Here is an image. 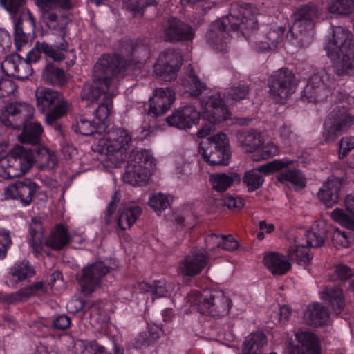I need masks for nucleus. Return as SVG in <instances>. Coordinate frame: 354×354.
<instances>
[{
  "label": "nucleus",
  "instance_id": "nucleus-1",
  "mask_svg": "<svg viewBox=\"0 0 354 354\" xmlns=\"http://www.w3.org/2000/svg\"><path fill=\"white\" fill-rule=\"evenodd\" d=\"M121 55H103L94 65L93 83L85 85L81 93L82 106L91 108L106 105L111 113L112 99L115 95L114 77L127 64L142 63L148 56V47L141 42H122Z\"/></svg>",
  "mask_w": 354,
  "mask_h": 354
},
{
  "label": "nucleus",
  "instance_id": "nucleus-2",
  "mask_svg": "<svg viewBox=\"0 0 354 354\" xmlns=\"http://www.w3.org/2000/svg\"><path fill=\"white\" fill-rule=\"evenodd\" d=\"M34 108L24 102H16L7 104L0 109V122L5 127L20 129V142L32 147L40 145L43 128L38 122H30L34 115Z\"/></svg>",
  "mask_w": 354,
  "mask_h": 354
},
{
  "label": "nucleus",
  "instance_id": "nucleus-3",
  "mask_svg": "<svg viewBox=\"0 0 354 354\" xmlns=\"http://www.w3.org/2000/svg\"><path fill=\"white\" fill-rule=\"evenodd\" d=\"M319 15L317 5L308 3L298 8L293 15L292 25L286 38L293 44L304 47L313 41L315 21Z\"/></svg>",
  "mask_w": 354,
  "mask_h": 354
},
{
  "label": "nucleus",
  "instance_id": "nucleus-4",
  "mask_svg": "<svg viewBox=\"0 0 354 354\" xmlns=\"http://www.w3.org/2000/svg\"><path fill=\"white\" fill-rule=\"evenodd\" d=\"M187 301L201 314L217 317L227 315L232 307L231 299L218 290H192Z\"/></svg>",
  "mask_w": 354,
  "mask_h": 354
},
{
  "label": "nucleus",
  "instance_id": "nucleus-5",
  "mask_svg": "<svg viewBox=\"0 0 354 354\" xmlns=\"http://www.w3.org/2000/svg\"><path fill=\"white\" fill-rule=\"evenodd\" d=\"M131 136L122 129H114L108 131L106 136L100 139L94 151L106 156V161L117 167L126 158L124 151L129 147Z\"/></svg>",
  "mask_w": 354,
  "mask_h": 354
},
{
  "label": "nucleus",
  "instance_id": "nucleus-6",
  "mask_svg": "<svg viewBox=\"0 0 354 354\" xmlns=\"http://www.w3.org/2000/svg\"><path fill=\"white\" fill-rule=\"evenodd\" d=\"M155 169L154 158L145 149H134L131 152L123 180L131 185L145 184Z\"/></svg>",
  "mask_w": 354,
  "mask_h": 354
},
{
  "label": "nucleus",
  "instance_id": "nucleus-7",
  "mask_svg": "<svg viewBox=\"0 0 354 354\" xmlns=\"http://www.w3.org/2000/svg\"><path fill=\"white\" fill-rule=\"evenodd\" d=\"M38 110L46 114V121L52 124L66 114L70 108L68 101L61 97V94L50 88L41 87L35 93Z\"/></svg>",
  "mask_w": 354,
  "mask_h": 354
},
{
  "label": "nucleus",
  "instance_id": "nucleus-8",
  "mask_svg": "<svg viewBox=\"0 0 354 354\" xmlns=\"http://www.w3.org/2000/svg\"><path fill=\"white\" fill-rule=\"evenodd\" d=\"M335 84L331 74L322 68L310 77L302 92L301 100L315 104L323 102L332 94Z\"/></svg>",
  "mask_w": 354,
  "mask_h": 354
},
{
  "label": "nucleus",
  "instance_id": "nucleus-9",
  "mask_svg": "<svg viewBox=\"0 0 354 354\" xmlns=\"http://www.w3.org/2000/svg\"><path fill=\"white\" fill-rule=\"evenodd\" d=\"M109 115L106 105L94 107L93 110L86 111L83 115L77 118L71 129L75 132L86 136L101 134L106 129Z\"/></svg>",
  "mask_w": 354,
  "mask_h": 354
},
{
  "label": "nucleus",
  "instance_id": "nucleus-10",
  "mask_svg": "<svg viewBox=\"0 0 354 354\" xmlns=\"http://www.w3.org/2000/svg\"><path fill=\"white\" fill-rule=\"evenodd\" d=\"M299 80L287 68H281L268 77L269 93L277 103L284 104L295 92Z\"/></svg>",
  "mask_w": 354,
  "mask_h": 354
},
{
  "label": "nucleus",
  "instance_id": "nucleus-11",
  "mask_svg": "<svg viewBox=\"0 0 354 354\" xmlns=\"http://www.w3.org/2000/svg\"><path fill=\"white\" fill-rule=\"evenodd\" d=\"M198 152L212 165H227L231 156L227 136L219 133L201 141Z\"/></svg>",
  "mask_w": 354,
  "mask_h": 354
},
{
  "label": "nucleus",
  "instance_id": "nucleus-12",
  "mask_svg": "<svg viewBox=\"0 0 354 354\" xmlns=\"http://www.w3.org/2000/svg\"><path fill=\"white\" fill-rule=\"evenodd\" d=\"M255 13L256 9L250 4L232 3L230 10V28L240 31L245 38H249L258 30Z\"/></svg>",
  "mask_w": 354,
  "mask_h": 354
},
{
  "label": "nucleus",
  "instance_id": "nucleus-13",
  "mask_svg": "<svg viewBox=\"0 0 354 354\" xmlns=\"http://www.w3.org/2000/svg\"><path fill=\"white\" fill-rule=\"evenodd\" d=\"M112 268L102 261H97L82 268L77 274L76 279L81 292L87 296L93 293L101 285L103 278Z\"/></svg>",
  "mask_w": 354,
  "mask_h": 354
},
{
  "label": "nucleus",
  "instance_id": "nucleus-14",
  "mask_svg": "<svg viewBox=\"0 0 354 354\" xmlns=\"http://www.w3.org/2000/svg\"><path fill=\"white\" fill-rule=\"evenodd\" d=\"M30 160L26 158L24 146L15 147L0 160V178L10 179L21 176L30 169Z\"/></svg>",
  "mask_w": 354,
  "mask_h": 354
},
{
  "label": "nucleus",
  "instance_id": "nucleus-15",
  "mask_svg": "<svg viewBox=\"0 0 354 354\" xmlns=\"http://www.w3.org/2000/svg\"><path fill=\"white\" fill-rule=\"evenodd\" d=\"M353 124L354 117L348 113L346 108L335 107L325 121L324 140L326 143L334 142L339 134L348 131Z\"/></svg>",
  "mask_w": 354,
  "mask_h": 354
},
{
  "label": "nucleus",
  "instance_id": "nucleus-16",
  "mask_svg": "<svg viewBox=\"0 0 354 354\" xmlns=\"http://www.w3.org/2000/svg\"><path fill=\"white\" fill-rule=\"evenodd\" d=\"M40 189L37 183L29 178L16 180L4 189L5 197L18 201L22 207L30 206Z\"/></svg>",
  "mask_w": 354,
  "mask_h": 354
},
{
  "label": "nucleus",
  "instance_id": "nucleus-17",
  "mask_svg": "<svg viewBox=\"0 0 354 354\" xmlns=\"http://www.w3.org/2000/svg\"><path fill=\"white\" fill-rule=\"evenodd\" d=\"M14 23V41L18 50L32 41L35 34V19L28 9L22 10L19 17H12Z\"/></svg>",
  "mask_w": 354,
  "mask_h": 354
},
{
  "label": "nucleus",
  "instance_id": "nucleus-18",
  "mask_svg": "<svg viewBox=\"0 0 354 354\" xmlns=\"http://www.w3.org/2000/svg\"><path fill=\"white\" fill-rule=\"evenodd\" d=\"M290 354H319V346L316 336L309 332L299 330L295 332L286 342Z\"/></svg>",
  "mask_w": 354,
  "mask_h": 354
},
{
  "label": "nucleus",
  "instance_id": "nucleus-19",
  "mask_svg": "<svg viewBox=\"0 0 354 354\" xmlns=\"http://www.w3.org/2000/svg\"><path fill=\"white\" fill-rule=\"evenodd\" d=\"M182 61L181 56L175 50L162 52L154 65V73L160 80L171 82L176 78Z\"/></svg>",
  "mask_w": 354,
  "mask_h": 354
},
{
  "label": "nucleus",
  "instance_id": "nucleus-20",
  "mask_svg": "<svg viewBox=\"0 0 354 354\" xmlns=\"http://www.w3.org/2000/svg\"><path fill=\"white\" fill-rule=\"evenodd\" d=\"M161 38L165 41L192 40L194 37L192 27L183 21L170 17L165 20L160 28Z\"/></svg>",
  "mask_w": 354,
  "mask_h": 354
},
{
  "label": "nucleus",
  "instance_id": "nucleus-21",
  "mask_svg": "<svg viewBox=\"0 0 354 354\" xmlns=\"http://www.w3.org/2000/svg\"><path fill=\"white\" fill-rule=\"evenodd\" d=\"M201 104L203 118L212 124H219L230 118L231 112L218 94L204 97Z\"/></svg>",
  "mask_w": 354,
  "mask_h": 354
},
{
  "label": "nucleus",
  "instance_id": "nucleus-22",
  "mask_svg": "<svg viewBox=\"0 0 354 354\" xmlns=\"http://www.w3.org/2000/svg\"><path fill=\"white\" fill-rule=\"evenodd\" d=\"M230 18L229 13L228 15L214 21L207 34L210 45L219 51L225 50L230 41V31L233 30L230 28V24H232Z\"/></svg>",
  "mask_w": 354,
  "mask_h": 354
},
{
  "label": "nucleus",
  "instance_id": "nucleus-23",
  "mask_svg": "<svg viewBox=\"0 0 354 354\" xmlns=\"http://www.w3.org/2000/svg\"><path fill=\"white\" fill-rule=\"evenodd\" d=\"M24 147L27 160L30 159V167L35 164L39 169L45 170L54 169L57 165V159L55 153L45 146L40 144Z\"/></svg>",
  "mask_w": 354,
  "mask_h": 354
},
{
  "label": "nucleus",
  "instance_id": "nucleus-24",
  "mask_svg": "<svg viewBox=\"0 0 354 354\" xmlns=\"http://www.w3.org/2000/svg\"><path fill=\"white\" fill-rule=\"evenodd\" d=\"M62 40L59 44L56 45L37 41L35 47L27 54L25 59L31 65L40 59V54L42 53L54 61L61 62L65 58L64 52H66L68 48L67 42L63 39Z\"/></svg>",
  "mask_w": 354,
  "mask_h": 354
},
{
  "label": "nucleus",
  "instance_id": "nucleus-25",
  "mask_svg": "<svg viewBox=\"0 0 354 354\" xmlns=\"http://www.w3.org/2000/svg\"><path fill=\"white\" fill-rule=\"evenodd\" d=\"M175 100V93L169 88H157L149 100V108L146 109L147 115L158 118L164 115L171 107Z\"/></svg>",
  "mask_w": 354,
  "mask_h": 354
},
{
  "label": "nucleus",
  "instance_id": "nucleus-26",
  "mask_svg": "<svg viewBox=\"0 0 354 354\" xmlns=\"http://www.w3.org/2000/svg\"><path fill=\"white\" fill-rule=\"evenodd\" d=\"M282 167V163L277 160H274L261 165L256 169H251L245 173L243 183L246 186L249 192H253L260 188L264 183L263 175L278 170Z\"/></svg>",
  "mask_w": 354,
  "mask_h": 354
},
{
  "label": "nucleus",
  "instance_id": "nucleus-27",
  "mask_svg": "<svg viewBox=\"0 0 354 354\" xmlns=\"http://www.w3.org/2000/svg\"><path fill=\"white\" fill-rule=\"evenodd\" d=\"M1 68L8 75L15 76L19 80L27 79L32 74V66L17 53L8 55L0 64Z\"/></svg>",
  "mask_w": 354,
  "mask_h": 354
},
{
  "label": "nucleus",
  "instance_id": "nucleus-28",
  "mask_svg": "<svg viewBox=\"0 0 354 354\" xmlns=\"http://www.w3.org/2000/svg\"><path fill=\"white\" fill-rule=\"evenodd\" d=\"M209 259L207 253L201 249H193L180 264L182 274L194 276L199 274L207 266Z\"/></svg>",
  "mask_w": 354,
  "mask_h": 354
},
{
  "label": "nucleus",
  "instance_id": "nucleus-29",
  "mask_svg": "<svg viewBox=\"0 0 354 354\" xmlns=\"http://www.w3.org/2000/svg\"><path fill=\"white\" fill-rule=\"evenodd\" d=\"M351 33L344 27L335 26L333 30V38L326 46L325 49L328 55L331 58L339 56V53H344L350 46Z\"/></svg>",
  "mask_w": 354,
  "mask_h": 354
},
{
  "label": "nucleus",
  "instance_id": "nucleus-30",
  "mask_svg": "<svg viewBox=\"0 0 354 354\" xmlns=\"http://www.w3.org/2000/svg\"><path fill=\"white\" fill-rule=\"evenodd\" d=\"M198 112L192 105H187L176 110L171 115L167 117L166 120L169 125L179 129H189L199 118Z\"/></svg>",
  "mask_w": 354,
  "mask_h": 354
},
{
  "label": "nucleus",
  "instance_id": "nucleus-31",
  "mask_svg": "<svg viewBox=\"0 0 354 354\" xmlns=\"http://www.w3.org/2000/svg\"><path fill=\"white\" fill-rule=\"evenodd\" d=\"M342 181L337 178H328L319 189L318 198L326 206L331 207L336 205L339 199L342 189Z\"/></svg>",
  "mask_w": 354,
  "mask_h": 354
},
{
  "label": "nucleus",
  "instance_id": "nucleus-32",
  "mask_svg": "<svg viewBox=\"0 0 354 354\" xmlns=\"http://www.w3.org/2000/svg\"><path fill=\"white\" fill-rule=\"evenodd\" d=\"M36 4L44 13V18L49 28H55V23L57 19V15L50 12V10L61 8L69 10L72 7L71 0H36Z\"/></svg>",
  "mask_w": 354,
  "mask_h": 354
},
{
  "label": "nucleus",
  "instance_id": "nucleus-33",
  "mask_svg": "<svg viewBox=\"0 0 354 354\" xmlns=\"http://www.w3.org/2000/svg\"><path fill=\"white\" fill-rule=\"evenodd\" d=\"M301 235L295 239V243L288 250V260L296 262L299 266H307L311 259L313 254L309 252L310 250L302 241Z\"/></svg>",
  "mask_w": 354,
  "mask_h": 354
},
{
  "label": "nucleus",
  "instance_id": "nucleus-34",
  "mask_svg": "<svg viewBox=\"0 0 354 354\" xmlns=\"http://www.w3.org/2000/svg\"><path fill=\"white\" fill-rule=\"evenodd\" d=\"M289 261L285 256L275 252H270L263 259L265 266L274 275L285 274L291 268Z\"/></svg>",
  "mask_w": 354,
  "mask_h": 354
},
{
  "label": "nucleus",
  "instance_id": "nucleus-35",
  "mask_svg": "<svg viewBox=\"0 0 354 354\" xmlns=\"http://www.w3.org/2000/svg\"><path fill=\"white\" fill-rule=\"evenodd\" d=\"M236 138L246 152L256 151L264 142L263 134L254 129L238 132Z\"/></svg>",
  "mask_w": 354,
  "mask_h": 354
},
{
  "label": "nucleus",
  "instance_id": "nucleus-36",
  "mask_svg": "<svg viewBox=\"0 0 354 354\" xmlns=\"http://www.w3.org/2000/svg\"><path fill=\"white\" fill-rule=\"evenodd\" d=\"M323 299L331 306L336 315L339 314L345 306L343 290L338 286H328L322 292Z\"/></svg>",
  "mask_w": 354,
  "mask_h": 354
},
{
  "label": "nucleus",
  "instance_id": "nucleus-37",
  "mask_svg": "<svg viewBox=\"0 0 354 354\" xmlns=\"http://www.w3.org/2000/svg\"><path fill=\"white\" fill-rule=\"evenodd\" d=\"M304 317L308 325L317 326L326 324L329 315L326 307L319 304H314L308 306Z\"/></svg>",
  "mask_w": 354,
  "mask_h": 354
},
{
  "label": "nucleus",
  "instance_id": "nucleus-38",
  "mask_svg": "<svg viewBox=\"0 0 354 354\" xmlns=\"http://www.w3.org/2000/svg\"><path fill=\"white\" fill-rule=\"evenodd\" d=\"M72 241L67 229L62 224L57 225L46 241V245L55 250H60Z\"/></svg>",
  "mask_w": 354,
  "mask_h": 354
},
{
  "label": "nucleus",
  "instance_id": "nucleus-39",
  "mask_svg": "<svg viewBox=\"0 0 354 354\" xmlns=\"http://www.w3.org/2000/svg\"><path fill=\"white\" fill-rule=\"evenodd\" d=\"M241 178L236 173H215L209 176V181L214 190L223 192L234 183H239Z\"/></svg>",
  "mask_w": 354,
  "mask_h": 354
},
{
  "label": "nucleus",
  "instance_id": "nucleus-40",
  "mask_svg": "<svg viewBox=\"0 0 354 354\" xmlns=\"http://www.w3.org/2000/svg\"><path fill=\"white\" fill-rule=\"evenodd\" d=\"M10 279L15 283L28 280L35 274L34 267L28 261H23L15 263L10 269Z\"/></svg>",
  "mask_w": 354,
  "mask_h": 354
},
{
  "label": "nucleus",
  "instance_id": "nucleus-41",
  "mask_svg": "<svg viewBox=\"0 0 354 354\" xmlns=\"http://www.w3.org/2000/svg\"><path fill=\"white\" fill-rule=\"evenodd\" d=\"M29 243L35 252H39L41 249L43 243L44 231L41 219L33 217L31 219L29 227Z\"/></svg>",
  "mask_w": 354,
  "mask_h": 354
},
{
  "label": "nucleus",
  "instance_id": "nucleus-42",
  "mask_svg": "<svg viewBox=\"0 0 354 354\" xmlns=\"http://www.w3.org/2000/svg\"><path fill=\"white\" fill-rule=\"evenodd\" d=\"M284 31L285 29L282 27L270 30L267 34L266 41L255 44L256 49L260 52L275 49L278 44L282 41Z\"/></svg>",
  "mask_w": 354,
  "mask_h": 354
},
{
  "label": "nucleus",
  "instance_id": "nucleus-43",
  "mask_svg": "<svg viewBox=\"0 0 354 354\" xmlns=\"http://www.w3.org/2000/svg\"><path fill=\"white\" fill-rule=\"evenodd\" d=\"M142 210L140 207L131 205L128 206L120 213L118 219V225L122 230H125L131 227L141 214Z\"/></svg>",
  "mask_w": 354,
  "mask_h": 354
},
{
  "label": "nucleus",
  "instance_id": "nucleus-44",
  "mask_svg": "<svg viewBox=\"0 0 354 354\" xmlns=\"http://www.w3.org/2000/svg\"><path fill=\"white\" fill-rule=\"evenodd\" d=\"M266 344V337L263 333H255L248 336L243 342V354H260L259 351ZM270 354H276L271 353Z\"/></svg>",
  "mask_w": 354,
  "mask_h": 354
},
{
  "label": "nucleus",
  "instance_id": "nucleus-45",
  "mask_svg": "<svg viewBox=\"0 0 354 354\" xmlns=\"http://www.w3.org/2000/svg\"><path fill=\"white\" fill-rule=\"evenodd\" d=\"M344 207L346 210L336 208L331 212L333 220L341 225L343 219L354 221V194L346 195L344 199Z\"/></svg>",
  "mask_w": 354,
  "mask_h": 354
},
{
  "label": "nucleus",
  "instance_id": "nucleus-46",
  "mask_svg": "<svg viewBox=\"0 0 354 354\" xmlns=\"http://www.w3.org/2000/svg\"><path fill=\"white\" fill-rule=\"evenodd\" d=\"M42 77L44 81L54 86H62L66 81L64 71L51 64L46 65Z\"/></svg>",
  "mask_w": 354,
  "mask_h": 354
},
{
  "label": "nucleus",
  "instance_id": "nucleus-47",
  "mask_svg": "<svg viewBox=\"0 0 354 354\" xmlns=\"http://www.w3.org/2000/svg\"><path fill=\"white\" fill-rule=\"evenodd\" d=\"M328 11L338 16H348L354 12V1L328 0Z\"/></svg>",
  "mask_w": 354,
  "mask_h": 354
},
{
  "label": "nucleus",
  "instance_id": "nucleus-48",
  "mask_svg": "<svg viewBox=\"0 0 354 354\" xmlns=\"http://www.w3.org/2000/svg\"><path fill=\"white\" fill-rule=\"evenodd\" d=\"M187 83L185 85V88L186 91L190 96L196 97L206 89L205 85L195 75L191 64H189L187 67Z\"/></svg>",
  "mask_w": 354,
  "mask_h": 354
},
{
  "label": "nucleus",
  "instance_id": "nucleus-49",
  "mask_svg": "<svg viewBox=\"0 0 354 354\" xmlns=\"http://www.w3.org/2000/svg\"><path fill=\"white\" fill-rule=\"evenodd\" d=\"M277 179L281 183H290L299 188H304L306 185L304 176L297 169H286L279 174Z\"/></svg>",
  "mask_w": 354,
  "mask_h": 354
},
{
  "label": "nucleus",
  "instance_id": "nucleus-50",
  "mask_svg": "<svg viewBox=\"0 0 354 354\" xmlns=\"http://www.w3.org/2000/svg\"><path fill=\"white\" fill-rule=\"evenodd\" d=\"M340 61L337 62L335 70L338 75H354V51H345Z\"/></svg>",
  "mask_w": 354,
  "mask_h": 354
},
{
  "label": "nucleus",
  "instance_id": "nucleus-51",
  "mask_svg": "<svg viewBox=\"0 0 354 354\" xmlns=\"http://www.w3.org/2000/svg\"><path fill=\"white\" fill-rule=\"evenodd\" d=\"M250 91L248 86L238 84L232 86L226 89L224 93V98L229 104L241 101L246 97Z\"/></svg>",
  "mask_w": 354,
  "mask_h": 354
},
{
  "label": "nucleus",
  "instance_id": "nucleus-52",
  "mask_svg": "<svg viewBox=\"0 0 354 354\" xmlns=\"http://www.w3.org/2000/svg\"><path fill=\"white\" fill-rule=\"evenodd\" d=\"M139 289L143 292H151L156 297H165L168 292L167 284L165 280L156 281L152 284L142 282L139 284Z\"/></svg>",
  "mask_w": 354,
  "mask_h": 354
},
{
  "label": "nucleus",
  "instance_id": "nucleus-53",
  "mask_svg": "<svg viewBox=\"0 0 354 354\" xmlns=\"http://www.w3.org/2000/svg\"><path fill=\"white\" fill-rule=\"evenodd\" d=\"M279 152L277 146L272 142H268L260 149H257L252 156V160L260 161L261 160H267L274 156Z\"/></svg>",
  "mask_w": 354,
  "mask_h": 354
},
{
  "label": "nucleus",
  "instance_id": "nucleus-54",
  "mask_svg": "<svg viewBox=\"0 0 354 354\" xmlns=\"http://www.w3.org/2000/svg\"><path fill=\"white\" fill-rule=\"evenodd\" d=\"M16 83L7 77H3L0 74V103L3 102L5 98L13 95L17 91Z\"/></svg>",
  "mask_w": 354,
  "mask_h": 354
},
{
  "label": "nucleus",
  "instance_id": "nucleus-55",
  "mask_svg": "<svg viewBox=\"0 0 354 354\" xmlns=\"http://www.w3.org/2000/svg\"><path fill=\"white\" fill-rule=\"evenodd\" d=\"M158 0H128L125 2L127 10L132 12L135 15L143 14L145 8L156 5Z\"/></svg>",
  "mask_w": 354,
  "mask_h": 354
},
{
  "label": "nucleus",
  "instance_id": "nucleus-56",
  "mask_svg": "<svg viewBox=\"0 0 354 354\" xmlns=\"http://www.w3.org/2000/svg\"><path fill=\"white\" fill-rule=\"evenodd\" d=\"M149 205L156 212H161L169 207L170 203L166 195L159 193L153 195L149 198Z\"/></svg>",
  "mask_w": 354,
  "mask_h": 354
},
{
  "label": "nucleus",
  "instance_id": "nucleus-57",
  "mask_svg": "<svg viewBox=\"0 0 354 354\" xmlns=\"http://www.w3.org/2000/svg\"><path fill=\"white\" fill-rule=\"evenodd\" d=\"M303 235L306 237L304 243L307 247L318 248L324 243V235L323 233L306 230L304 232Z\"/></svg>",
  "mask_w": 354,
  "mask_h": 354
},
{
  "label": "nucleus",
  "instance_id": "nucleus-58",
  "mask_svg": "<svg viewBox=\"0 0 354 354\" xmlns=\"http://www.w3.org/2000/svg\"><path fill=\"white\" fill-rule=\"evenodd\" d=\"M354 149V136L343 137L339 144V158L344 159Z\"/></svg>",
  "mask_w": 354,
  "mask_h": 354
},
{
  "label": "nucleus",
  "instance_id": "nucleus-59",
  "mask_svg": "<svg viewBox=\"0 0 354 354\" xmlns=\"http://www.w3.org/2000/svg\"><path fill=\"white\" fill-rule=\"evenodd\" d=\"M279 133L283 142L286 144L292 145L297 142V134L291 126L283 124L279 128Z\"/></svg>",
  "mask_w": 354,
  "mask_h": 354
},
{
  "label": "nucleus",
  "instance_id": "nucleus-60",
  "mask_svg": "<svg viewBox=\"0 0 354 354\" xmlns=\"http://www.w3.org/2000/svg\"><path fill=\"white\" fill-rule=\"evenodd\" d=\"M25 0H0V5L13 16L21 12Z\"/></svg>",
  "mask_w": 354,
  "mask_h": 354
},
{
  "label": "nucleus",
  "instance_id": "nucleus-61",
  "mask_svg": "<svg viewBox=\"0 0 354 354\" xmlns=\"http://www.w3.org/2000/svg\"><path fill=\"white\" fill-rule=\"evenodd\" d=\"M71 324V318L67 315H62L54 319L51 324L47 326V327L49 328L63 331L68 329Z\"/></svg>",
  "mask_w": 354,
  "mask_h": 354
},
{
  "label": "nucleus",
  "instance_id": "nucleus-62",
  "mask_svg": "<svg viewBox=\"0 0 354 354\" xmlns=\"http://www.w3.org/2000/svg\"><path fill=\"white\" fill-rule=\"evenodd\" d=\"M332 241L337 248H347L349 245L348 236L346 232L336 229L333 232Z\"/></svg>",
  "mask_w": 354,
  "mask_h": 354
},
{
  "label": "nucleus",
  "instance_id": "nucleus-63",
  "mask_svg": "<svg viewBox=\"0 0 354 354\" xmlns=\"http://www.w3.org/2000/svg\"><path fill=\"white\" fill-rule=\"evenodd\" d=\"M120 200V194L115 191L112 196L111 201L109 202V205L105 212L104 222L106 224H109L111 220V216L115 212L117 205Z\"/></svg>",
  "mask_w": 354,
  "mask_h": 354
},
{
  "label": "nucleus",
  "instance_id": "nucleus-64",
  "mask_svg": "<svg viewBox=\"0 0 354 354\" xmlns=\"http://www.w3.org/2000/svg\"><path fill=\"white\" fill-rule=\"evenodd\" d=\"M335 273L341 281H346L354 276V271L348 266L342 263L335 266Z\"/></svg>",
  "mask_w": 354,
  "mask_h": 354
}]
</instances>
